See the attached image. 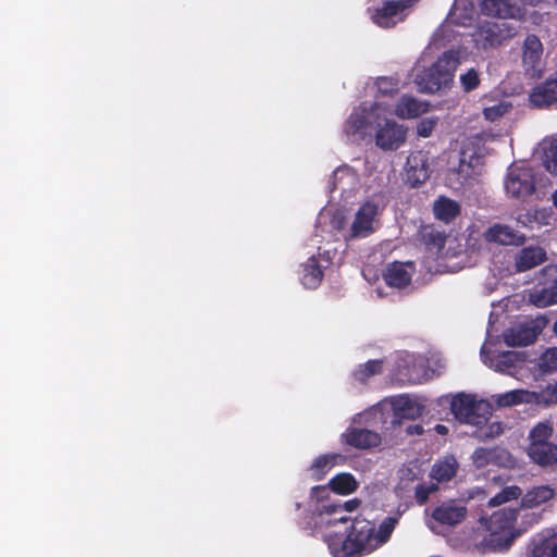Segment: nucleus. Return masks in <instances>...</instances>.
I'll use <instances>...</instances> for the list:
<instances>
[{"mask_svg":"<svg viewBox=\"0 0 557 557\" xmlns=\"http://www.w3.org/2000/svg\"><path fill=\"white\" fill-rule=\"evenodd\" d=\"M435 126H436V120L423 119L417 125V134L420 137L426 138V137L431 136Z\"/></svg>","mask_w":557,"mask_h":557,"instance_id":"ea45409f","label":"nucleus"},{"mask_svg":"<svg viewBox=\"0 0 557 557\" xmlns=\"http://www.w3.org/2000/svg\"><path fill=\"white\" fill-rule=\"evenodd\" d=\"M376 214L377 206L370 201L364 202L356 212L348 238L367 237L373 233V221Z\"/></svg>","mask_w":557,"mask_h":557,"instance_id":"9d476101","label":"nucleus"},{"mask_svg":"<svg viewBox=\"0 0 557 557\" xmlns=\"http://www.w3.org/2000/svg\"><path fill=\"white\" fill-rule=\"evenodd\" d=\"M369 125V113L366 110H355L346 122V133L356 135L364 131Z\"/></svg>","mask_w":557,"mask_h":557,"instance_id":"c756f323","label":"nucleus"},{"mask_svg":"<svg viewBox=\"0 0 557 557\" xmlns=\"http://www.w3.org/2000/svg\"><path fill=\"white\" fill-rule=\"evenodd\" d=\"M431 516L440 524L454 527L466 518L467 508L457 500L450 499L436 506Z\"/></svg>","mask_w":557,"mask_h":557,"instance_id":"ddd939ff","label":"nucleus"},{"mask_svg":"<svg viewBox=\"0 0 557 557\" xmlns=\"http://www.w3.org/2000/svg\"><path fill=\"white\" fill-rule=\"evenodd\" d=\"M383 370V362L381 360H369L363 364H360L358 369L354 371L355 380L364 383L369 377L380 374Z\"/></svg>","mask_w":557,"mask_h":557,"instance_id":"2f4dec72","label":"nucleus"},{"mask_svg":"<svg viewBox=\"0 0 557 557\" xmlns=\"http://www.w3.org/2000/svg\"><path fill=\"white\" fill-rule=\"evenodd\" d=\"M516 35V27L506 22H482L475 32V44L484 50L503 46Z\"/></svg>","mask_w":557,"mask_h":557,"instance_id":"39448f33","label":"nucleus"},{"mask_svg":"<svg viewBox=\"0 0 557 557\" xmlns=\"http://www.w3.org/2000/svg\"><path fill=\"white\" fill-rule=\"evenodd\" d=\"M554 496V490L547 485L534 486L522 496V505L528 508L537 507Z\"/></svg>","mask_w":557,"mask_h":557,"instance_id":"cd10ccee","label":"nucleus"},{"mask_svg":"<svg viewBox=\"0 0 557 557\" xmlns=\"http://www.w3.org/2000/svg\"><path fill=\"white\" fill-rule=\"evenodd\" d=\"M412 268V263H403L395 261L386 267L383 274L385 283L391 287L404 288L411 283L412 273L407 268Z\"/></svg>","mask_w":557,"mask_h":557,"instance_id":"6ab92c4d","label":"nucleus"},{"mask_svg":"<svg viewBox=\"0 0 557 557\" xmlns=\"http://www.w3.org/2000/svg\"><path fill=\"white\" fill-rule=\"evenodd\" d=\"M424 407L408 396H400L393 403V424H400L403 420H416L423 413Z\"/></svg>","mask_w":557,"mask_h":557,"instance_id":"a211bd4d","label":"nucleus"},{"mask_svg":"<svg viewBox=\"0 0 557 557\" xmlns=\"http://www.w3.org/2000/svg\"><path fill=\"white\" fill-rule=\"evenodd\" d=\"M450 409L458 421L476 426L485 423L492 414L488 401L465 393L457 394L453 398Z\"/></svg>","mask_w":557,"mask_h":557,"instance_id":"20e7f679","label":"nucleus"},{"mask_svg":"<svg viewBox=\"0 0 557 557\" xmlns=\"http://www.w3.org/2000/svg\"><path fill=\"white\" fill-rule=\"evenodd\" d=\"M460 84L466 92H470L478 88L480 85V77L478 71L474 69H470L465 74H461Z\"/></svg>","mask_w":557,"mask_h":557,"instance_id":"e433bc0d","label":"nucleus"},{"mask_svg":"<svg viewBox=\"0 0 557 557\" xmlns=\"http://www.w3.org/2000/svg\"><path fill=\"white\" fill-rule=\"evenodd\" d=\"M532 302L539 308H545L557 304V283L531 295Z\"/></svg>","mask_w":557,"mask_h":557,"instance_id":"7c9ffc66","label":"nucleus"},{"mask_svg":"<svg viewBox=\"0 0 557 557\" xmlns=\"http://www.w3.org/2000/svg\"><path fill=\"white\" fill-rule=\"evenodd\" d=\"M335 521H338V522H342V523H346V522L349 521V518L346 517V516H341V517L336 518Z\"/></svg>","mask_w":557,"mask_h":557,"instance_id":"de8ad7c7","label":"nucleus"},{"mask_svg":"<svg viewBox=\"0 0 557 557\" xmlns=\"http://www.w3.org/2000/svg\"><path fill=\"white\" fill-rule=\"evenodd\" d=\"M461 211L459 202L446 196H440L433 203L434 216L445 223L454 221Z\"/></svg>","mask_w":557,"mask_h":557,"instance_id":"4be33fe9","label":"nucleus"},{"mask_svg":"<svg viewBox=\"0 0 557 557\" xmlns=\"http://www.w3.org/2000/svg\"><path fill=\"white\" fill-rule=\"evenodd\" d=\"M484 238L488 243H496L505 246H520L525 242L524 234L503 224H494L490 226L484 233Z\"/></svg>","mask_w":557,"mask_h":557,"instance_id":"2eb2a0df","label":"nucleus"},{"mask_svg":"<svg viewBox=\"0 0 557 557\" xmlns=\"http://www.w3.org/2000/svg\"><path fill=\"white\" fill-rule=\"evenodd\" d=\"M545 394L548 403L557 404V382L553 385H548Z\"/></svg>","mask_w":557,"mask_h":557,"instance_id":"79ce46f5","label":"nucleus"},{"mask_svg":"<svg viewBox=\"0 0 557 557\" xmlns=\"http://www.w3.org/2000/svg\"><path fill=\"white\" fill-rule=\"evenodd\" d=\"M537 338V332L533 326L519 324L505 331L504 342L509 347L528 346Z\"/></svg>","mask_w":557,"mask_h":557,"instance_id":"aec40b11","label":"nucleus"},{"mask_svg":"<svg viewBox=\"0 0 557 557\" xmlns=\"http://www.w3.org/2000/svg\"><path fill=\"white\" fill-rule=\"evenodd\" d=\"M319 492H325V487H324V486H313V487L311 488V494H312V496H317V497H318V495H317V494H318Z\"/></svg>","mask_w":557,"mask_h":557,"instance_id":"49530a36","label":"nucleus"},{"mask_svg":"<svg viewBox=\"0 0 557 557\" xmlns=\"http://www.w3.org/2000/svg\"><path fill=\"white\" fill-rule=\"evenodd\" d=\"M459 64L458 52L445 51L429 67H425L416 76V83L423 92H436L448 88L453 84L454 73Z\"/></svg>","mask_w":557,"mask_h":557,"instance_id":"f03ea898","label":"nucleus"},{"mask_svg":"<svg viewBox=\"0 0 557 557\" xmlns=\"http://www.w3.org/2000/svg\"><path fill=\"white\" fill-rule=\"evenodd\" d=\"M406 182L411 187L424 184L432 173L429 152L423 150L412 151L406 162Z\"/></svg>","mask_w":557,"mask_h":557,"instance_id":"6e6552de","label":"nucleus"},{"mask_svg":"<svg viewBox=\"0 0 557 557\" xmlns=\"http://www.w3.org/2000/svg\"><path fill=\"white\" fill-rule=\"evenodd\" d=\"M295 507H296V509L298 510V509H300L301 504H300V503H296V504H295Z\"/></svg>","mask_w":557,"mask_h":557,"instance_id":"3c124183","label":"nucleus"},{"mask_svg":"<svg viewBox=\"0 0 557 557\" xmlns=\"http://www.w3.org/2000/svg\"><path fill=\"white\" fill-rule=\"evenodd\" d=\"M542 54L543 46L540 38L534 34L528 35L523 42V64L535 70L540 65Z\"/></svg>","mask_w":557,"mask_h":557,"instance_id":"5701e85b","label":"nucleus"},{"mask_svg":"<svg viewBox=\"0 0 557 557\" xmlns=\"http://www.w3.org/2000/svg\"><path fill=\"white\" fill-rule=\"evenodd\" d=\"M554 428L552 422L536 423L529 432L527 454L532 462L541 467H550L557 463V443L552 440Z\"/></svg>","mask_w":557,"mask_h":557,"instance_id":"7ed1b4c3","label":"nucleus"},{"mask_svg":"<svg viewBox=\"0 0 557 557\" xmlns=\"http://www.w3.org/2000/svg\"><path fill=\"white\" fill-rule=\"evenodd\" d=\"M554 332L557 334V321L554 323Z\"/></svg>","mask_w":557,"mask_h":557,"instance_id":"603ef678","label":"nucleus"},{"mask_svg":"<svg viewBox=\"0 0 557 557\" xmlns=\"http://www.w3.org/2000/svg\"><path fill=\"white\" fill-rule=\"evenodd\" d=\"M344 456L341 454H324L317 457L309 468L311 478L320 481L325 474L339 462L344 461Z\"/></svg>","mask_w":557,"mask_h":557,"instance_id":"393cba45","label":"nucleus"},{"mask_svg":"<svg viewBox=\"0 0 557 557\" xmlns=\"http://www.w3.org/2000/svg\"><path fill=\"white\" fill-rule=\"evenodd\" d=\"M543 164L548 172L557 175V137L544 147Z\"/></svg>","mask_w":557,"mask_h":557,"instance_id":"473e14b6","label":"nucleus"},{"mask_svg":"<svg viewBox=\"0 0 557 557\" xmlns=\"http://www.w3.org/2000/svg\"><path fill=\"white\" fill-rule=\"evenodd\" d=\"M428 110L429 103L419 101L410 96H404L397 103L395 113L401 119H413L428 112Z\"/></svg>","mask_w":557,"mask_h":557,"instance_id":"b1692460","label":"nucleus"},{"mask_svg":"<svg viewBox=\"0 0 557 557\" xmlns=\"http://www.w3.org/2000/svg\"><path fill=\"white\" fill-rule=\"evenodd\" d=\"M435 431L438 433V434H442V435H445L448 433V428L444 424H437L435 426Z\"/></svg>","mask_w":557,"mask_h":557,"instance_id":"a18cd8bd","label":"nucleus"},{"mask_svg":"<svg viewBox=\"0 0 557 557\" xmlns=\"http://www.w3.org/2000/svg\"><path fill=\"white\" fill-rule=\"evenodd\" d=\"M301 283L307 288H317L323 280V269L318 259L312 256L301 265Z\"/></svg>","mask_w":557,"mask_h":557,"instance_id":"a878e982","label":"nucleus"},{"mask_svg":"<svg viewBox=\"0 0 557 557\" xmlns=\"http://www.w3.org/2000/svg\"><path fill=\"white\" fill-rule=\"evenodd\" d=\"M505 190L510 198L525 200L535 191V180L532 171L517 168L508 172L505 180Z\"/></svg>","mask_w":557,"mask_h":557,"instance_id":"423d86ee","label":"nucleus"},{"mask_svg":"<svg viewBox=\"0 0 557 557\" xmlns=\"http://www.w3.org/2000/svg\"><path fill=\"white\" fill-rule=\"evenodd\" d=\"M537 401V394L527 389H513L500 394L496 398L499 407H511L520 404H532Z\"/></svg>","mask_w":557,"mask_h":557,"instance_id":"bb28decb","label":"nucleus"},{"mask_svg":"<svg viewBox=\"0 0 557 557\" xmlns=\"http://www.w3.org/2000/svg\"><path fill=\"white\" fill-rule=\"evenodd\" d=\"M521 494H522V491L519 486H516V485L507 486L488 500V506H491V507L500 506L507 502L518 499L521 496Z\"/></svg>","mask_w":557,"mask_h":557,"instance_id":"72a5a7b5","label":"nucleus"},{"mask_svg":"<svg viewBox=\"0 0 557 557\" xmlns=\"http://www.w3.org/2000/svg\"><path fill=\"white\" fill-rule=\"evenodd\" d=\"M480 12L502 20L521 18L523 15L522 8L511 0H482Z\"/></svg>","mask_w":557,"mask_h":557,"instance_id":"9b49d317","label":"nucleus"},{"mask_svg":"<svg viewBox=\"0 0 557 557\" xmlns=\"http://www.w3.org/2000/svg\"><path fill=\"white\" fill-rule=\"evenodd\" d=\"M485 449L483 448H479L474 451L473 454V459H474V462L481 467L484 465V461H485Z\"/></svg>","mask_w":557,"mask_h":557,"instance_id":"37998d69","label":"nucleus"},{"mask_svg":"<svg viewBox=\"0 0 557 557\" xmlns=\"http://www.w3.org/2000/svg\"><path fill=\"white\" fill-rule=\"evenodd\" d=\"M406 432L409 435H414V434L421 435L424 432V430L421 424H412V425L407 426Z\"/></svg>","mask_w":557,"mask_h":557,"instance_id":"c03bdc74","label":"nucleus"},{"mask_svg":"<svg viewBox=\"0 0 557 557\" xmlns=\"http://www.w3.org/2000/svg\"><path fill=\"white\" fill-rule=\"evenodd\" d=\"M533 107L543 109L557 102V72L554 77L546 78L544 82L533 87L529 96Z\"/></svg>","mask_w":557,"mask_h":557,"instance_id":"4468645a","label":"nucleus"},{"mask_svg":"<svg viewBox=\"0 0 557 557\" xmlns=\"http://www.w3.org/2000/svg\"><path fill=\"white\" fill-rule=\"evenodd\" d=\"M447 235L433 224L421 225L417 232V240L430 253L441 252L446 244Z\"/></svg>","mask_w":557,"mask_h":557,"instance_id":"dca6fc26","label":"nucleus"},{"mask_svg":"<svg viewBox=\"0 0 557 557\" xmlns=\"http://www.w3.org/2000/svg\"><path fill=\"white\" fill-rule=\"evenodd\" d=\"M431 493V487H428L423 484H419L416 487L414 497L418 504L423 505L429 499Z\"/></svg>","mask_w":557,"mask_h":557,"instance_id":"a19ab883","label":"nucleus"},{"mask_svg":"<svg viewBox=\"0 0 557 557\" xmlns=\"http://www.w3.org/2000/svg\"><path fill=\"white\" fill-rule=\"evenodd\" d=\"M343 444L356 449H371L381 444V435L366 428L348 426L341 435Z\"/></svg>","mask_w":557,"mask_h":557,"instance_id":"1a4fd4ad","label":"nucleus"},{"mask_svg":"<svg viewBox=\"0 0 557 557\" xmlns=\"http://www.w3.org/2000/svg\"><path fill=\"white\" fill-rule=\"evenodd\" d=\"M488 542H490V544H492L494 549H498V550L507 549L511 546V544L513 542V536L510 535V536L504 537L497 533H491Z\"/></svg>","mask_w":557,"mask_h":557,"instance_id":"58836bf2","label":"nucleus"},{"mask_svg":"<svg viewBox=\"0 0 557 557\" xmlns=\"http://www.w3.org/2000/svg\"><path fill=\"white\" fill-rule=\"evenodd\" d=\"M495 110H496V108H494V107L493 108H486L485 109V115L487 117H492V112H494Z\"/></svg>","mask_w":557,"mask_h":557,"instance_id":"09e8293b","label":"nucleus"},{"mask_svg":"<svg viewBox=\"0 0 557 557\" xmlns=\"http://www.w3.org/2000/svg\"><path fill=\"white\" fill-rule=\"evenodd\" d=\"M403 511L398 508L393 516L386 517L375 532L374 523L367 519L356 518L345 534L329 533L325 543L333 557H362L386 543Z\"/></svg>","mask_w":557,"mask_h":557,"instance_id":"f257e3e1","label":"nucleus"},{"mask_svg":"<svg viewBox=\"0 0 557 557\" xmlns=\"http://www.w3.org/2000/svg\"><path fill=\"white\" fill-rule=\"evenodd\" d=\"M377 91L382 96H392L398 91V81L392 77H380L376 81Z\"/></svg>","mask_w":557,"mask_h":557,"instance_id":"4c0bfd02","label":"nucleus"},{"mask_svg":"<svg viewBox=\"0 0 557 557\" xmlns=\"http://www.w3.org/2000/svg\"><path fill=\"white\" fill-rule=\"evenodd\" d=\"M407 129L393 121H387L375 135V144L383 150H396L406 140Z\"/></svg>","mask_w":557,"mask_h":557,"instance_id":"f8f14e48","label":"nucleus"},{"mask_svg":"<svg viewBox=\"0 0 557 557\" xmlns=\"http://www.w3.org/2000/svg\"><path fill=\"white\" fill-rule=\"evenodd\" d=\"M547 259L546 251L540 246L523 247L515 257L516 272H525L542 263Z\"/></svg>","mask_w":557,"mask_h":557,"instance_id":"f3484780","label":"nucleus"},{"mask_svg":"<svg viewBox=\"0 0 557 557\" xmlns=\"http://www.w3.org/2000/svg\"><path fill=\"white\" fill-rule=\"evenodd\" d=\"M329 486L336 494L348 495L358 488V482L352 474L344 472L332 478Z\"/></svg>","mask_w":557,"mask_h":557,"instance_id":"c85d7f7f","label":"nucleus"},{"mask_svg":"<svg viewBox=\"0 0 557 557\" xmlns=\"http://www.w3.org/2000/svg\"><path fill=\"white\" fill-rule=\"evenodd\" d=\"M456 475L455 461H443L434 465L432 469V476L438 482L449 481Z\"/></svg>","mask_w":557,"mask_h":557,"instance_id":"f704fd0d","label":"nucleus"},{"mask_svg":"<svg viewBox=\"0 0 557 557\" xmlns=\"http://www.w3.org/2000/svg\"><path fill=\"white\" fill-rule=\"evenodd\" d=\"M553 205L557 208V189L552 194Z\"/></svg>","mask_w":557,"mask_h":557,"instance_id":"8fccbe9b","label":"nucleus"},{"mask_svg":"<svg viewBox=\"0 0 557 557\" xmlns=\"http://www.w3.org/2000/svg\"><path fill=\"white\" fill-rule=\"evenodd\" d=\"M412 0L384 1L382 7L368 8L371 20L380 27L389 28L404 21L403 12Z\"/></svg>","mask_w":557,"mask_h":557,"instance_id":"0eeeda50","label":"nucleus"},{"mask_svg":"<svg viewBox=\"0 0 557 557\" xmlns=\"http://www.w3.org/2000/svg\"><path fill=\"white\" fill-rule=\"evenodd\" d=\"M533 557H557V533H540L531 542Z\"/></svg>","mask_w":557,"mask_h":557,"instance_id":"412c9836","label":"nucleus"},{"mask_svg":"<svg viewBox=\"0 0 557 557\" xmlns=\"http://www.w3.org/2000/svg\"><path fill=\"white\" fill-rule=\"evenodd\" d=\"M361 502L358 498L349 499L345 503H329L323 505L322 511L329 515L352 512L360 506Z\"/></svg>","mask_w":557,"mask_h":557,"instance_id":"c9c22d12","label":"nucleus"}]
</instances>
